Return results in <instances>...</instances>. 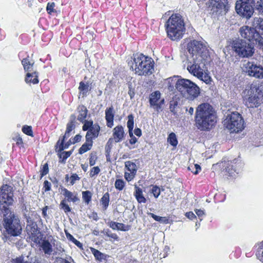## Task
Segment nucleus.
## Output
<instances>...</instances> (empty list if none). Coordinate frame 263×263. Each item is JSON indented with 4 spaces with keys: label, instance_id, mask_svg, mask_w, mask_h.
<instances>
[{
    "label": "nucleus",
    "instance_id": "13d9d810",
    "mask_svg": "<svg viewBox=\"0 0 263 263\" xmlns=\"http://www.w3.org/2000/svg\"><path fill=\"white\" fill-rule=\"evenodd\" d=\"M48 173V164L46 163L43 166V168L41 170V176L43 177L44 175H46Z\"/></svg>",
    "mask_w": 263,
    "mask_h": 263
},
{
    "label": "nucleus",
    "instance_id": "c03bdc74",
    "mask_svg": "<svg viewBox=\"0 0 263 263\" xmlns=\"http://www.w3.org/2000/svg\"><path fill=\"white\" fill-rule=\"evenodd\" d=\"M255 7L257 10L260 13H263V0L257 1Z\"/></svg>",
    "mask_w": 263,
    "mask_h": 263
},
{
    "label": "nucleus",
    "instance_id": "39448f33",
    "mask_svg": "<svg viewBox=\"0 0 263 263\" xmlns=\"http://www.w3.org/2000/svg\"><path fill=\"white\" fill-rule=\"evenodd\" d=\"M165 26L168 37L174 41L182 38L185 31L184 21L179 14H172Z\"/></svg>",
    "mask_w": 263,
    "mask_h": 263
},
{
    "label": "nucleus",
    "instance_id": "c85d7f7f",
    "mask_svg": "<svg viewBox=\"0 0 263 263\" xmlns=\"http://www.w3.org/2000/svg\"><path fill=\"white\" fill-rule=\"evenodd\" d=\"M72 140L71 139H70L69 140V141H68L65 145H64V141L63 140H61V139H60L57 143V145H56V149H58V152H62L63 151L64 149H66V148H68V147L72 144H73V143H72Z\"/></svg>",
    "mask_w": 263,
    "mask_h": 263
},
{
    "label": "nucleus",
    "instance_id": "f3484780",
    "mask_svg": "<svg viewBox=\"0 0 263 263\" xmlns=\"http://www.w3.org/2000/svg\"><path fill=\"white\" fill-rule=\"evenodd\" d=\"M32 67H24V69L27 72L25 81L27 83L36 84L39 83L37 73L32 71L30 69Z\"/></svg>",
    "mask_w": 263,
    "mask_h": 263
},
{
    "label": "nucleus",
    "instance_id": "9b49d317",
    "mask_svg": "<svg viewBox=\"0 0 263 263\" xmlns=\"http://www.w3.org/2000/svg\"><path fill=\"white\" fill-rule=\"evenodd\" d=\"M211 13L213 15H218L223 11L227 12L228 11V0H211Z\"/></svg>",
    "mask_w": 263,
    "mask_h": 263
},
{
    "label": "nucleus",
    "instance_id": "8fccbe9b",
    "mask_svg": "<svg viewBox=\"0 0 263 263\" xmlns=\"http://www.w3.org/2000/svg\"><path fill=\"white\" fill-rule=\"evenodd\" d=\"M194 211L198 218L200 219V221H201L202 220L203 217L205 215V212L204 210L201 209H195Z\"/></svg>",
    "mask_w": 263,
    "mask_h": 263
},
{
    "label": "nucleus",
    "instance_id": "0eeeda50",
    "mask_svg": "<svg viewBox=\"0 0 263 263\" xmlns=\"http://www.w3.org/2000/svg\"><path fill=\"white\" fill-rule=\"evenodd\" d=\"M263 96L262 85H252L248 91V95L245 97V104L249 108L257 107L263 102L261 97Z\"/></svg>",
    "mask_w": 263,
    "mask_h": 263
},
{
    "label": "nucleus",
    "instance_id": "a211bd4d",
    "mask_svg": "<svg viewBox=\"0 0 263 263\" xmlns=\"http://www.w3.org/2000/svg\"><path fill=\"white\" fill-rule=\"evenodd\" d=\"M113 138L115 142L121 141L124 137V128L122 126H117L113 129Z\"/></svg>",
    "mask_w": 263,
    "mask_h": 263
},
{
    "label": "nucleus",
    "instance_id": "bf43d9fd",
    "mask_svg": "<svg viewBox=\"0 0 263 263\" xmlns=\"http://www.w3.org/2000/svg\"><path fill=\"white\" fill-rule=\"evenodd\" d=\"M106 235L108 237H109L115 240H117L118 239V236H117V235L116 234L112 233L109 231H108L107 232H106Z\"/></svg>",
    "mask_w": 263,
    "mask_h": 263
},
{
    "label": "nucleus",
    "instance_id": "69168bd1",
    "mask_svg": "<svg viewBox=\"0 0 263 263\" xmlns=\"http://www.w3.org/2000/svg\"><path fill=\"white\" fill-rule=\"evenodd\" d=\"M185 110L186 112H188L189 114H190V115L192 116L194 114V109L193 107H185Z\"/></svg>",
    "mask_w": 263,
    "mask_h": 263
},
{
    "label": "nucleus",
    "instance_id": "a18cd8bd",
    "mask_svg": "<svg viewBox=\"0 0 263 263\" xmlns=\"http://www.w3.org/2000/svg\"><path fill=\"white\" fill-rule=\"evenodd\" d=\"M147 67H135V68H134V67H130V69L132 71H135L136 73L141 76L144 73L143 72H142V68H146Z\"/></svg>",
    "mask_w": 263,
    "mask_h": 263
},
{
    "label": "nucleus",
    "instance_id": "4468645a",
    "mask_svg": "<svg viewBox=\"0 0 263 263\" xmlns=\"http://www.w3.org/2000/svg\"><path fill=\"white\" fill-rule=\"evenodd\" d=\"M240 34L241 37L247 39V42H251L259 37L258 32L255 31V29L248 26H243L240 29Z\"/></svg>",
    "mask_w": 263,
    "mask_h": 263
},
{
    "label": "nucleus",
    "instance_id": "b1692460",
    "mask_svg": "<svg viewBox=\"0 0 263 263\" xmlns=\"http://www.w3.org/2000/svg\"><path fill=\"white\" fill-rule=\"evenodd\" d=\"M77 111L78 112V120L81 122H84L88 112L87 108L84 105H79L77 108Z\"/></svg>",
    "mask_w": 263,
    "mask_h": 263
},
{
    "label": "nucleus",
    "instance_id": "f257e3e1",
    "mask_svg": "<svg viewBox=\"0 0 263 263\" xmlns=\"http://www.w3.org/2000/svg\"><path fill=\"white\" fill-rule=\"evenodd\" d=\"M12 190V187L7 184L0 189V210L4 217L6 231L11 236H17L21 234L22 228L18 216L8 207L13 202Z\"/></svg>",
    "mask_w": 263,
    "mask_h": 263
},
{
    "label": "nucleus",
    "instance_id": "864d4df0",
    "mask_svg": "<svg viewBox=\"0 0 263 263\" xmlns=\"http://www.w3.org/2000/svg\"><path fill=\"white\" fill-rule=\"evenodd\" d=\"M75 127V125L73 121H71L68 123L67 125L66 130L67 133H70Z\"/></svg>",
    "mask_w": 263,
    "mask_h": 263
},
{
    "label": "nucleus",
    "instance_id": "dca6fc26",
    "mask_svg": "<svg viewBox=\"0 0 263 263\" xmlns=\"http://www.w3.org/2000/svg\"><path fill=\"white\" fill-rule=\"evenodd\" d=\"M243 71L251 77L257 79H263V67H245Z\"/></svg>",
    "mask_w": 263,
    "mask_h": 263
},
{
    "label": "nucleus",
    "instance_id": "6e6d98bb",
    "mask_svg": "<svg viewBox=\"0 0 263 263\" xmlns=\"http://www.w3.org/2000/svg\"><path fill=\"white\" fill-rule=\"evenodd\" d=\"M43 189L45 192L49 191L51 190V183L46 180L44 182Z\"/></svg>",
    "mask_w": 263,
    "mask_h": 263
},
{
    "label": "nucleus",
    "instance_id": "052dcab7",
    "mask_svg": "<svg viewBox=\"0 0 263 263\" xmlns=\"http://www.w3.org/2000/svg\"><path fill=\"white\" fill-rule=\"evenodd\" d=\"M185 216L191 220H193L196 218V216L192 212L186 213Z\"/></svg>",
    "mask_w": 263,
    "mask_h": 263
},
{
    "label": "nucleus",
    "instance_id": "4be33fe9",
    "mask_svg": "<svg viewBox=\"0 0 263 263\" xmlns=\"http://www.w3.org/2000/svg\"><path fill=\"white\" fill-rule=\"evenodd\" d=\"M28 223L26 226V230L27 233L32 237H34L37 233H39V231L37 229V224L35 223L32 222L31 221L29 222L27 221Z\"/></svg>",
    "mask_w": 263,
    "mask_h": 263
},
{
    "label": "nucleus",
    "instance_id": "c756f323",
    "mask_svg": "<svg viewBox=\"0 0 263 263\" xmlns=\"http://www.w3.org/2000/svg\"><path fill=\"white\" fill-rule=\"evenodd\" d=\"M109 227L114 230H118L121 231H127V226L122 223H119L116 222L111 221L110 222Z\"/></svg>",
    "mask_w": 263,
    "mask_h": 263
},
{
    "label": "nucleus",
    "instance_id": "a19ab883",
    "mask_svg": "<svg viewBox=\"0 0 263 263\" xmlns=\"http://www.w3.org/2000/svg\"><path fill=\"white\" fill-rule=\"evenodd\" d=\"M22 131L23 132L28 135L33 137V132L32 130V127L28 125H24L22 127Z\"/></svg>",
    "mask_w": 263,
    "mask_h": 263
},
{
    "label": "nucleus",
    "instance_id": "2eb2a0df",
    "mask_svg": "<svg viewBox=\"0 0 263 263\" xmlns=\"http://www.w3.org/2000/svg\"><path fill=\"white\" fill-rule=\"evenodd\" d=\"M125 166L129 173L125 172L124 177L129 182L134 178L137 171V167L135 163L129 161L125 162Z\"/></svg>",
    "mask_w": 263,
    "mask_h": 263
},
{
    "label": "nucleus",
    "instance_id": "de8ad7c7",
    "mask_svg": "<svg viewBox=\"0 0 263 263\" xmlns=\"http://www.w3.org/2000/svg\"><path fill=\"white\" fill-rule=\"evenodd\" d=\"M61 153L60 154V158L61 159H62L63 160H66L68 157H69L71 154V152L68 151V152H60Z\"/></svg>",
    "mask_w": 263,
    "mask_h": 263
},
{
    "label": "nucleus",
    "instance_id": "680f3d73",
    "mask_svg": "<svg viewBox=\"0 0 263 263\" xmlns=\"http://www.w3.org/2000/svg\"><path fill=\"white\" fill-rule=\"evenodd\" d=\"M129 137H130V139L129 140V143L131 144H134L136 143L137 141V139L134 136L133 133L132 132V135L129 134Z\"/></svg>",
    "mask_w": 263,
    "mask_h": 263
},
{
    "label": "nucleus",
    "instance_id": "393cba45",
    "mask_svg": "<svg viewBox=\"0 0 263 263\" xmlns=\"http://www.w3.org/2000/svg\"><path fill=\"white\" fill-rule=\"evenodd\" d=\"M114 117L112 107L107 108L105 110V119L107 126L109 127H111L114 125Z\"/></svg>",
    "mask_w": 263,
    "mask_h": 263
},
{
    "label": "nucleus",
    "instance_id": "9d476101",
    "mask_svg": "<svg viewBox=\"0 0 263 263\" xmlns=\"http://www.w3.org/2000/svg\"><path fill=\"white\" fill-rule=\"evenodd\" d=\"M127 61L129 66H154L155 63L152 58L139 52L134 53Z\"/></svg>",
    "mask_w": 263,
    "mask_h": 263
},
{
    "label": "nucleus",
    "instance_id": "58836bf2",
    "mask_svg": "<svg viewBox=\"0 0 263 263\" xmlns=\"http://www.w3.org/2000/svg\"><path fill=\"white\" fill-rule=\"evenodd\" d=\"M79 89L80 91V92L83 93V95H86V93L88 90V85L87 84H85L83 82H81L80 83Z\"/></svg>",
    "mask_w": 263,
    "mask_h": 263
},
{
    "label": "nucleus",
    "instance_id": "774afa93",
    "mask_svg": "<svg viewBox=\"0 0 263 263\" xmlns=\"http://www.w3.org/2000/svg\"><path fill=\"white\" fill-rule=\"evenodd\" d=\"M176 105V103L174 102V106H173V104L172 103L170 104V108L171 112H172L174 114H175L176 112L175 110V105Z\"/></svg>",
    "mask_w": 263,
    "mask_h": 263
},
{
    "label": "nucleus",
    "instance_id": "20e7f679",
    "mask_svg": "<svg viewBox=\"0 0 263 263\" xmlns=\"http://www.w3.org/2000/svg\"><path fill=\"white\" fill-rule=\"evenodd\" d=\"M174 79L176 81V89L183 98L193 101L200 95V89L195 83L188 79H178V76L168 79V82Z\"/></svg>",
    "mask_w": 263,
    "mask_h": 263
},
{
    "label": "nucleus",
    "instance_id": "423d86ee",
    "mask_svg": "<svg viewBox=\"0 0 263 263\" xmlns=\"http://www.w3.org/2000/svg\"><path fill=\"white\" fill-rule=\"evenodd\" d=\"M232 48L238 55L242 58L251 57L255 52L254 45L251 42L240 39L233 41Z\"/></svg>",
    "mask_w": 263,
    "mask_h": 263
},
{
    "label": "nucleus",
    "instance_id": "2f4dec72",
    "mask_svg": "<svg viewBox=\"0 0 263 263\" xmlns=\"http://www.w3.org/2000/svg\"><path fill=\"white\" fill-rule=\"evenodd\" d=\"M151 217L154 218L156 221H158L160 223L167 224L169 223V220L167 218L165 217H161L157 216L153 213H150L149 214Z\"/></svg>",
    "mask_w": 263,
    "mask_h": 263
},
{
    "label": "nucleus",
    "instance_id": "5701e85b",
    "mask_svg": "<svg viewBox=\"0 0 263 263\" xmlns=\"http://www.w3.org/2000/svg\"><path fill=\"white\" fill-rule=\"evenodd\" d=\"M253 29H255V31L258 32L259 34H263V19L260 17H256L254 18L252 22Z\"/></svg>",
    "mask_w": 263,
    "mask_h": 263
},
{
    "label": "nucleus",
    "instance_id": "72a5a7b5",
    "mask_svg": "<svg viewBox=\"0 0 263 263\" xmlns=\"http://www.w3.org/2000/svg\"><path fill=\"white\" fill-rule=\"evenodd\" d=\"M134 116L133 115H129L128 116V121L127 122V126L128 128L129 134L132 135V132L134 128Z\"/></svg>",
    "mask_w": 263,
    "mask_h": 263
},
{
    "label": "nucleus",
    "instance_id": "338daca9",
    "mask_svg": "<svg viewBox=\"0 0 263 263\" xmlns=\"http://www.w3.org/2000/svg\"><path fill=\"white\" fill-rule=\"evenodd\" d=\"M134 134L137 136L140 137L141 136V134H142L141 130L140 128H137L134 130Z\"/></svg>",
    "mask_w": 263,
    "mask_h": 263
},
{
    "label": "nucleus",
    "instance_id": "bb28decb",
    "mask_svg": "<svg viewBox=\"0 0 263 263\" xmlns=\"http://www.w3.org/2000/svg\"><path fill=\"white\" fill-rule=\"evenodd\" d=\"M62 191L63 192V195H64L65 197L67 198V201L76 202L79 200V198L76 195H74L72 192H70L66 189H64L62 190Z\"/></svg>",
    "mask_w": 263,
    "mask_h": 263
},
{
    "label": "nucleus",
    "instance_id": "0e129e2a",
    "mask_svg": "<svg viewBox=\"0 0 263 263\" xmlns=\"http://www.w3.org/2000/svg\"><path fill=\"white\" fill-rule=\"evenodd\" d=\"M70 237L72 238V241L79 248H81L82 247V244L78 240L76 239L71 235H70Z\"/></svg>",
    "mask_w": 263,
    "mask_h": 263
},
{
    "label": "nucleus",
    "instance_id": "7c9ffc66",
    "mask_svg": "<svg viewBox=\"0 0 263 263\" xmlns=\"http://www.w3.org/2000/svg\"><path fill=\"white\" fill-rule=\"evenodd\" d=\"M109 194L108 193H105L101 199L100 202L102 205V209L105 211L108 208L109 203Z\"/></svg>",
    "mask_w": 263,
    "mask_h": 263
},
{
    "label": "nucleus",
    "instance_id": "3c124183",
    "mask_svg": "<svg viewBox=\"0 0 263 263\" xmlns=\"http://www.w3.org/2000/svg\"><path fill=\"white\" fill-rule=\"evenodd\" d=\"M142 72L144 73L142 75H147L149 74H152L153 71L154 70V67H149L146 68H142Z\"/></svg>",
    "mask_w": 263,
    "mask_h": 263
},
{
    "label": "nucleus",
    "instance_id": "4d7b16f0",
    "mask_svg": "<svg viewBox=\"0 0 263 263\" xmlns=\"http://www.w3.org/2000/svg\"><path fill=\"white\" fill-rule=\"evenodd\" d=\"M80 177L76 174H72L70 177V183L73 185L76 181L80 180Z\"/></svg>",
    "mask_w": 263,
    "mask_h": 263
},
{
    "label": "nucleus",
    "instance_id": "1a4fd4ad",
    "mask_svg": "<svg viewBox=\"0 0 263 263\" xmlns=\"http://www.w3.org/2000/svg\"><path fill=\"white\" fill-rule=\"evenodd\" d=\"M240 2L236 4L237 13L247 19L250 18L254 13V0H241Z\"/></svg>",
    "mask_w": 263,
    "mask_h": 263
},
{
    "label": "nucleus",
    "instance_id": "473e14b6",
    "mask_svg": "<svg viewBox=\"0 0 263 263\" xmlns=\"http://www.w3.org/2000/svg\"><path fill=\"white\" fill-rule=\"evenodd\" d=\"M82 194V199L84 202L88 204L91 200L92 193L89 191H83Z\"/></svg>",
    "mask_w": 263,
    "mask_h": 263
},
{
    "label": "nucleus",
    "instance_id": "e433bc0d",
    "mask_svg": "<svg viewBox=\"0 0 263 263\" xmlns=\"http://www.w3.org/2000/svg\"><path fill=\"white\" fill-rule=\"evenodd\" d=\"M125 186V182L122 179H117L115 183V186L116 189L121 191Z\"/></svg>",
    "mask_w": 263,
    "mask_h": 263
},
{
    "label": "nucleus",
    "instance_id": "6e6552de",
    "mask_svg": "<svg viewBox=\"0 0 263 263\" xmlns=\"http://www.w3.org/2000/svg\"><path fill=\"white\" fill-rule=\"evenodd\" d=\"M223 123L231 133H238L244 128L243 119L237 112H233L228 115Z\"/></svg>",
    "mask_w": 263,
    "mask_h": 263
},
{
    "label": "nucleus",
    "instance_id": "f03ea898",
    "mask_svg": "<svg viewBox=\"0 0 263 263\" xmlns=\"http://www.w3.org/2000/svg\"><path fill=\"white\" fill-rule=\"evenodd\" d=\"M186 48L189 54L187 60L190 64L188 66H212L216 64L202 42L192 40L187 44Z\"/></svg>",
    "mask_w": 263,
    "mask_h": 263
},
{
    "label": "nucleus",
    "instance_id": "412c9836",
    "mask_svg": "<svg viewBox=\"0 0 263 263\" xmlns=\"http://www.w3.org/2000/svg\"><path fill=\"white\" fill-rule=\"evenodd\" d=\"M40 247L46 255H50L53 251V247L49 240H43Z\"/></svg>",
    "mask_w": 263,
    "mask_h": 263
},
{
    "label": "nucleus",
    "instance_id": "e2e57ef3",
    "mask_svg": "<svg viewBox=\"0 0 263 263\" xmlns=\"http://www.w3.org/2000/svg\"><path fill=\"white\" fill-rule=\"evenodd\" d=\"M81 138L82 137L81 135H77L72 139H71L72 140V143H73V144H74L77 142L80 141Z\"/></svg>",
    "mask_w": 263,
    "mask_h": 263
},
{
    "label": "nucleus",
    "instance_id": "37998d69",
    "mask_svg": "<svg viewBox=\"0 0 263 263\" xmlns=\"http://www.w3.org/2000/svg\"><path fill=\"white\" fill-rule=\"evenodd\" d=\"M92 252L97 259L101 260L103 259V254L99 251L95 249H92Z\"/></svg>",
    "mask_w": 263,
    "mask_h": 263
},
{
    "label": "nucleus",
    "instance_id": "5fc2aeb1",
    "mask_svg": "<svg viewBox=\"0 0 263 263\" xmlns=\"http://www.w3.org/2000/svg\"><path fill=\"white\" fill-rule=\"evenodd\" d=\"M254 41H256V43H258L259 49H261L263 51V38L259 35V37L257 39H255Z\"/></svg>",
    "mask_w": 263,
    "mask_h": 263
},
{
    "label": "nucleus",
    "instance_id": "79ce46f5",
    "mask_svg": "<svg viewBox=\"0 0 263 263\" xmlns=\"http://www.w3.org/2000/svg\"><path fill=\"white\" fill-rule=\"evenodd\" d=\"M55 4L54 3H48L46 7L47 12L52 14L53 13H55L57 11L54 9Z\"/></svg>",
    "mask_w": 263,
    "mask_h": 263
},
{
    "label": "nucleus",
    "instance_id": "f8f14e48",
    "mask_svg": "<svg viewBox=\"0 0 263 263\" xmlns=\"http://www.w3.org/2000/svg\"><path fill=\"white\" fill-rule=\"evenodd\" d=\"M149 101L151 107L157 112L162 110V106L164 103V100L163 99H161V93L159 91H155L151 94Z\"/></svg>",
    "mask_w": 263,
    "mask_h": 263
},
{
    "label": "nucleus",
    "instance_id": "09e8293b",
    "mask_svg": "<svg viewBox=\"0 0 263 263\" xmlns=\"http://www.w3.org/2000/svg\"><path fill=\"white\" fill-rule=\"evenodd\" d=\"M100 172V169L98 166H95L91 168L90 172V176L92 177L98 175Z\"/></svg>",
    "mask_w": 263,
    "mask_h": 263
},
{
    "label": "nucleus",
    "instance_id": "cd10ccee",
    "mask_svg": "<svg viewBox=\"0 0 263 263\" xmlns=\"http://www.w3.org/2000/svg\"><path fill=\"white\" fill-rule=\"evenodd\" d=\"M93 141L91 140L86 139V142L79 148V152L82 154L90 150L92 146Z\"/></svg>",
    "mask_w": 263,
    "mask_h": 263
},
{
    "label": "nucleus",
    "instance_id": "603ef678",
    "mask_svg": "<svg viewBox=\"0 0 263 263\" xmlns=\"http://www.w3.org/2000/svg\"><path fill=\"white\" fill-rule=\"evenodd\" d=\"M97 157L95 154L91 153L89 158V164L90 166H93L95 164Z\"/></svg>",
    "mask_w": 263,
    "mask_h": 263
},
{
    "label": "nucleus",
    "instance_id": "4c0bfd02",
    "mask_svg": "<svg viewBox=\"0 0 263 263\" xmlns=\"http://www.w3.org/2000/svg\"><path fill=\"white\" fill-rule=\"evenodd\" d=\"M188 169L191 171L194 174L197 175L198 174L199 172L201 171V167L199 165L196 164L190 165L188 167Z\"/></svg>",
    "mask_w": 263,
    "mask_h": 263
},
{
    "label": "nucleus",
    "instance_id": "f704fd0d",
    "mask_svg": "<svg viewBox=\"0 0 263 263\" xmlns=\"http://www.w3.org/2000/svg\"><path fill=\"white\" fill-rule=\"evenodd\" d=\"M167 141L173 146H176L178 144L176 136L174 133H172L168 135Z\"/></svg>",
    "mask_w": 263,
    "mask_h": 263
},
{
    "label": "nucleus",
    "instance_id": "ea45409f",
    "mask_svg": "<svg viewBox=\"0 0 263 263\" xmlns=\"http://www.w3.org/2000/svg\"><path fill=\"white\" fill-rule=\"evenodd\" d=\"M84 124L82 129L83 130H88L90 128H91L92 126L94 125L93 124V121H87L86 119H85V121L83 122H82Z\"/></svg>",
    "mask_w": 263,
    "mask_h": 263
},
{
    "label": "nucleus",
    "instance_id": "ddd939ff",
    "mask_svg": "<svg viewBox=\"0 0 263 263\" xmlns=\"http://www.w3.org/2000/svg\"><path fill=\"white\" fill-rule=\"evenodd\" d=\"M188 71L194 76L203 81L206 84L211 81V78L206 72V70L202 69L201 67H187Z\"/></svg>",
    "mask_w": 263,
    "mask_h": 263
},
{
    "label": "nucleus",
    "instance_id": "aec40b11",
    "mask_svg": "<svg viewBox=\"0 0 263 263\" xmlns=\"http://www.w3.org/2000/svg\"><path fill=\"white\" fill-rule=\"evenodd\" d=\"M18 57L22 61L23 66H33L34 63L31 57H29L25 51L20 52Z\"/></svg>",
    "mask_w": 263,
    "mask_h": 263
},
{
    "label": "nucleus",
    "instance_id": "6ab92c4d",
    "mask_svg": "<svg viewBox=\"0 0 263 263\" xmlns=\"http://www.w3.org/2000/svg\"><path fill=\"white\" fill-rule=\"evenodd\" d=\"M100 130V126L97 124H95L87 132L86 139L92 140L93 139L98 137Z\"/></svg>",
    "mask_w": 263,
    "mask_h": 263
},
{
    "label": "nucleus",
    "instance_id": "7ed1b4c3",
    "mask_svg": "<svg viewBox=\"0 0 263 263\" xmlns=\"http://www.w3.org/2000/svg\"><path fill=\"white\" fill-rule=\"evenodd\" d=\"M195 121L199 129H211L216 123V116L213 107L208 103L199 105L195 112Z\"/></svg>",
    "mask_w": 263,
    "mask_h": 263
},
{
    "label": "nucleus",
    "instance_id": "49530a36",
    "mask_svg": "<svg viewBox=\"0 0 263 263\" xmlns=\"http://www.w3.org/2000/svg\"><path fill=\"white\" fill-rule=\"evenodd\" d=\"M152 193L155 198H158L160 194V189L157 186H154L152 189Z\"/></svg>",
    "mask_w": 263,
    "mask_h": 263
},
{
    "label": "nucleus",
    "instance_id": "a878e982",
    "mask_svg": "<svg viewBox=\"0 0 263 263\" xmlns=\"http://www.w3.org/2000/svg\"><path fill=\"white\" fill-rule=\"evenodd\" d=\"M134 195L139 203H145L146 202V200L143 195L142 189L136 185H135Z\"/></svg>",
    "mask_w": 263,
    "mask_h": 263
},
{
    "label": "nucleus",
    "instance_id": "c9c22d12",
    "mask_svg": "<svg viewBox=\"0 0 263 263\" xmlns=\"http://www.w3.org/2000/svg\"><path fill=\"white\" fill-rule=\"evenodd\" d=\"M60 208L62 209L66 213L71 211V208L69 207L68 204L66 203V199H64L61 201L60 204Z\"/></svg>",
    "mask_w": 263,
    "mask_h": 263
}]
</instances>
